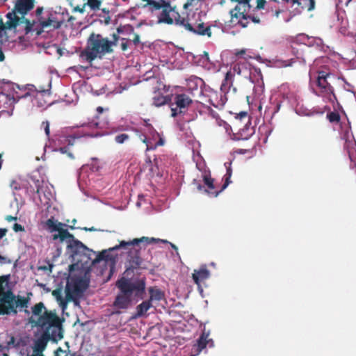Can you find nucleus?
I'll return each instance as SVG.
<instances>
[{
  "instance_id": "nucleus-1",
  "label": "nucleus",
  "mask_w": 356,
  "mask_h": 356,
  "mask_svg": "<svg viewBox=\"0 0 356 356\" xmlns=\"http://www.w3.org/2000/svg\"><path fill=\"white\" fill-rule=\"evenodd\" d=\"M65 234L63 239L67 243L66 254L72 261L70 274L72 276L70 278L90 284L92 270L97 275H102L108 268L106 282L109 281L116 270L118 255L108 254L106 249L96 252L76 238L69 231L65 232Z\"/></svg>"
},
{
  "instance_id": "nucleus-2",
  "label": "nucleus",
  "mask_w": 356,
  "mask_h": 356,
  "mask_svg": "<svg viewBox=\"0 0 356 356\" xmlns=\"http://www.w3.org/2000/svg\"><path fill=\"white\" fill-rule=\"evenodd\" d=\"M115 286L118 289L115 304L123 307H131L143 300L147 295L145 277H129V275H122L117 280Z\"/></svg>"
},
{
  "instance_id": "nucleus-3",
  "label": "nucleus",
  "mask_w": 356,
  "mask_h": 356,
  "mask_svg": "<svg viewBox=\"0 0 356 356\" xmlns=\"http://www.w3.org/2000/svg\"><path fill=\"white\" fill-rule=\"evenodd\" d=\"M154 240V237L149 238L147 236L135 238L129 241L122 240L118 244L106 250L108 254H114L113 252L120 250L126 252L125 270L122 275H130L131 273H134V270L138 268L143 264V259L140 257L141 248L139 247L140 244ZM116 254L118 256V254Z\"/></svg>"
},
{
  "instance_id": "nucleus-4",
  "label": "nucleus",
  "mask_w": 356,
  "mask_h": 356,
  "mask_svg": "<svg viewBox=\"0 0 356 356\" xmlns=\"http://www.w3.org/2000/svg\"><path fill=\"white\" fill-rule=\"evenodd\" d=\"M112 38L113 40H110L99 33H91L87 40L85 49L80 54V57L92 63L97 58L102 59L105 54L112 53L113 51L112 47L115 46L118 41L121 40L118 33H113Z\"/></svg>"
},
{
  "instance_id": "nucleus-5",
  "label": "nucleus",
  "mask_w": 356,
  "mask_h": 356,
  "mask_svg": "<svg viewBox=\"0 0 356 356\" xmlns=\"http://www.w3.org/2000/svg\"><path fill=\"white\" fill-rule=\"evenodd\" d=\"M32 327H37L33 340V353L40 354L45 350L49 341L57 343L63 338L64 330L58 326H51L47 321L42 324L35 323V325Z\"/></svg>"
},
{
  "instance_id": "nucleus-6",
  "label": "nucleus",
  "mask_w": 356,
  "mask_h": 356,
  "mask_svg": "<svg viewBox=\"0 0 356 356\" xmlns=\"http://www.w3.org/2000/svg\"><path fill=\"white\" fill-rule=\"evenodd\" d=\"M6 22L0 17V43L9 40L18 32L22 24V0H16L13 8L6 15Z\"/></svg>"
},
{
  "instance_id": "nucleus-7",
  "label": "nucleus",
  "mask_w": 356,
  "mask_h": 356,
  "mask_svg": "<svg viewBox=\"0 0 356 356\" xmlns=\"http://www.w3.org/2000/svg\"><path fill=\"white\" fill-rule=\"evenodd\" d=\"M42 181L37 177L36 175H28L27 179L24 180V189L34 201L38 198L41 204L42 212H45L44 216L47 217L49 209L51 207L53 194L50 191L43 190L42 186Z\"/></svg>"
},
{
  "instance_id": "nucleus-8",
  "label": "nucleus",
  "mask_w": 356,
  "mask_h": 356,
  "mask_svg": "<svg viewBox=\"0 0 356 356\" xmlns=\"http://www.w3.org/2000/svg\"><path fill=\"white\" fill-rule=\"evenodd\" d=\"M9 275L0 277V315L17 313V307H22V296L17 298L9 286Z\"/></svg>"
},
{
  "instance_id": "nucleus-9",
  "label": "nucleus",
  "mask_w": 356,
  "mask_h": 356,
  "mask_svg": "<svg viewBox=\"0 0 356 356\" xmlns=\"http://www.w3.org/2000/svg\"><path fill=\"white\" fill-rule=\"evenodd\" d=\"M89 286L90 284L85 281L70 278V281L67 282V284L65 285V298L57 301L63 312L67 309L68 302L72 301L75 305H79L80 298L83 296Z\"/></svg>"
},
{
  "instance_id": "nucleus-10",
  "label": "nucleus",
  "mask_w": 356,
  "mask_h": 356,
  "mask_svg": "<svg viewBox=\"0 0 356 356\" xmlns=\"http://www.w3.org/2000/svg\"><path fill=\"white\" fill-rule=\"evenodd\" d=\"M334 79H336V76L334 74L322 70L318 71L316 84L320 90L317 91L314 88H312V92L316 96L323 95L330 102L337 101L334 88L331 86L332 81Z\"/></svg>"
},
{
  "instance_id": "nucleus-11",
  "label": "nucleus",
  "mask_w": 356,
  "mask_h": 356,
  "mask_svg": "<svg viewBox=\"0 0 356 356\" xmlns=\"http://www.w3.org/2000/svg\"><path fill=\"white\" fill-rule=\"evenodd\" d=\"M15 88L21 90L19 85L7 83L0 86V113L11 108L19 101L20 95Z\"/></svg>"
},
{
  "instance_id": "nucleus-12",
  "label": "nucleus",
  "mask_w": 356,
  "mask_h": 356,
  "mask_svg": "<svg viewBox=\"0 0 356 356\" xmlns=\"http://www.w3.org/2000/svg\"><path fill=\"white\" fill-rule=\"evenodd\" d=\"M341 138L344 140L343 147L347 151L350 161L349 168L351 170H355L356 173V141L349 122L346 127H341Z\"/></svg>"
},
{
  "instance_id": "nucleus-13",
  "label": "nucleus",
  "mask_w": 356,
  "mask_h": 356,
  "mask_svg": "<svg viewBox=\"0 0 356 356\" xmlns=\"http://www.w3.org/2000/svg\"><path fill=\"white\" fill-rule=\"evenodd\" d=\"M67 226L65 223L58 222L54 216H51L44 223L43 227L50 233L57 232L51 236L53 241L59 240L60 243H63L64 239H63V237L65 236V232L68 231L67 229H64V227Z\"/></svg>"
},
{
  "instance_id": "nucleus-14",
  "label": "nucleus",
  "mask_w": 356,
  "mask_h": 356,
  "mask_svg": "<svg viewBox=\"0 0 356 356\" xmlns=\"http://www.w3.org/2000/svg\"><path fill=\"white\" fill-rule=\"evenodd\" d=\"M22 343V337H10V340L5 346L0 344V352L3 353V356H19L22 355V348L21 343Z\"/></svg>"
},
{
  "instance_id": "nucleus-15",
  "label": "nucleus",
  "mask_w": 356,
  "mask_h": 356,
  "mask_svg": "<svg viewBox=\"0 0 356 356\" xmlns=\"http://www.w3.org/2000/svg\"><path fill=\"white\" fill-rule=\"evenodd\" d=\"M49 89H44L42 87L37 88L33 84L24 85V101L31 102V99H35L37 96H44L51 95V80L49 83Z\"/></svg>"
},
{
  "instance_id": "nucleus-16",
  "label": "nucleus",
  "mask_w": 356,
  "mask_h": 356,
  "mask_svg": "<svg viewBox=\"0 0 356 356\" xmlns=\"http://www.w3.org/2000/svg\"><path fill=\"white\" fill-rule=\"evenodd\" d=\"M24 24H25V27L24 28V31L25 34H28L31 32H35V35L38 36L40 35L42 33L44 29H46L51 26H53L52 20L51 19H49L48 17L44 20L42 18V19L40 20L38 24H37L36 25H33L32 26L30 23V19L24 17Z\"/></svg>"
},
{
  "instance_id": "nucleus-17",
  "label": "nucleus",
  "mask_w": 356,
  "mask_h": 356,
  "mask_svg": "<svg viewBox=\"0 0 356 356\" xmlns=\"http://www.w3.org/2000/svg\"><path fill=\"white\" fill-rule=\"evenodd\" d=\"M44 311V313L42 316H40L38 319H37V323L42 324V322L47 321L51 326H58L60 327L61 329H63V318H60L54 312H47V309Z\"/></svg>"
},
{
  "instance_id": "nucleus-18",
  "label": "nucleus",
  "mask_w": 356,
  "mask_h": 356,
  "mask_svg": "<svg viewBox=\"0 0 356 356\" xmlns=\"http://www.w3.org/2000/svg\"><path fill=\"white\" fill-rule=\"evenodd\" d=\"M234 74L231 71H228L226 72L225 75V79L222 80V83L220 85V90L222 92H224V96L221 97L220 101L222 102V106H223L227 99L226 97V94L229 92L231 86L233 83Z\"/></svg>"
},
{
  "instance_id": "nucleus-19",
  "label": "nucleus",
  "mask_w": 356,
  "mask_h": 356,
  "mask_svg": "<svg viewBox=\"0 0 356 356\" xmlns=\"http://www.w3.org/2000/svg\"><path fill=\"white\" fill-rule=\"evenodd\" d=\"M81 136L77 134L69 135L66 137V142L67 145L64 147L59 148H54L52 149L53 152H59L63 154H66L68 158L71 160L74 159V156L72 152L70 151V147L74 145V140L76 138H80Z\"/></svg>"
},
{
  "instance_id": "nucleus-20",
  "label": "nucleus",
  "mask_w": 356,
  "mask_h": 356,
  "mask_svg": "<svg viewBox=\"0 0 356 356\" xmlns=\"http://www.w3.org/2000/svg\"><path fill=\"white\" fill-rule=\"evenodd\" d=\"M152 307V304L147 299L143 300L142 302L136 307V312L129 318V321H133L140 318L146 316L147 311Z\"/></svg>"
},
{
  "instance_id": "nucleus-21",
  "label": "nucleus",
  "mask_w": 356,
  "mask_h": 356,
  "mask_svg": "<svg viewBox=\"0 0 356 356\" xmlns=\"http://www.w3.org/2000/svg\"><path fill=\"white\" fill-rule=\"evenodd\" d=\"M29 310L31 312V314L27 316L28 322L33 326L35 325L37 319H38L40 316H42V311L46 310V307H44V305L42 302H40L35 304L34 306L31 307Z\"/></svg>"
},
{
  "instance_id": "nucleus-22",
  "label": "nucleus",
  "mask_w": 356,
  "mask_h": 356,
  "mask_svg": "<svg viewBox=\"0 0 356 356\" xmlns=\"http://www.w3.org/2000/svg\"><path fill=\"white\" fill-rule=\"evenodd\" d=\"M249 79L252 83L257 84L261 92H263L264 90L263 76L261 70L259 67L253 66L250 69Z\"/></svg>"
},
{
  "instance_id": "nucleus-23",
  "label": "nucleus",
  "mask_w": 356,
  "mask_h": 356,
  "mask_svg": "<svg viewBox=\"0 0 356 356\" xmlns=\"http://www.w3.org/2000/svg\"><path fill=\"white\" fill-rule=\"evenodd\" d=\"M210 276V271L207 269L206 264H202L198 270H194L192 279L195 284H198V282L209 279Z\"/></svg>"
},
{
  "instance_id": "nucleus-24",
  "label": "nucleus",
  "mask_w": 356,
  "mask_h": 356,
  "mask_svg": "<svg viewBox=\"0 0 356 356\" xmlns=\"http://www.w3.org/2000/svg\"><path fill=\"white\" fill-rule=\"evenodd\" d=\"M251 126H252V122H251L250 119H249L248 121L243 126V127L241 128L239 130V131L238 132V134H237L238 136L235 134H233V137H232V139L233 140H249L251 138V136L254 134V127H252V129H253V131L252 133L248 134H245L250 129Z\"/></svg>"
},
{
  "instance_id": "nucleus-25",
  "label": "nucleus",
  "mask_w": 356,
  "mask_h": 356,
  "mask_svg": "<svg viewBox=\"0 0 356 356\" xmlns=\"http://www.w3.org/2000/svg\"><path fill=\"white\" fill-rule=\"evenodd\" d=\"M187 27L189 29V31L198 35H207L208 37L211 36V26H205L204 23L200 22L197 24L196 27H194L193 24H187Z\"/></svg>"
},
{
  "instance_id": "nucleus-26",
  "label": "nucleus",
  "mask_w": 356,
  "mask_h": 356,
  "mask_svg": "<svg viewBox=\"0 0 356 356\" xmlns=\"http://www.w3.org/2000/svg\"><path fill=\"white\" fill-rule=\"evenodd\" d=\"M88 168L92 172H97L99 170V167L96 165H92L91 166H90L88 165H83L82 166V168H81V170H80V172H79V177H78V184H79V189L87 197H90V195H89L88 193L86 191H85L84 188L82 187L81 181H82V179H84L85 174L87 173Z\"/></svg>"
},
{
  "instance_id": "nucleus-27",
  "label": "nucleus",
  "mask_w": 356,
  "mask_h": 356,
  "mask_svg": "<svg viewBox=\"0 0 356 356\" xmlns=\"http://www.w3.org/2000/svg\"><path fill=\"white\" fill-rule=\"evenodd\" d=\"M175 104L179 109V113H183L182 109L185 108L191 104L193 100L186 94H177L174 98Z\"/></svg>"
},
{
  "instance_id": "nucleus-28",
  "label": "nucleus",
  "mask_w": 356,
  "mask_h": 356,
  "mask_svg": "<svg viewBox=\"0 0 356 356\" xmlns=\"http://www.w3.org/2000/svg\"><path fill=\"white\" fill-rule=\"evenodd\" d=\"M149 298L147 300L152 304L154 300L160 301L165 298L164 292L156 286L148 288Z\"/></svg>"
},
{
  "instance_id": "nucleus-29",
  "label": "nucleus",
  "mask_w": 356,
  "mask_h": 356,
  "mask_svg": "<svg viewBox=\"0 0 356 356\" xmlns=\"http://www.w3.org/2000/svg\"><path fill=\"white\" fill-rule=\"evenodd\" d=\"M44 96L38 95L35 99H31V110L33 111L35 109H40V111L47 109L48 107L51 106L54 104L51 102L48 105H46L47 102L43 98Z\"/></svg>"
},
{
  "instance_id": "nucleus-30",
  "label": "nucleus",
  "mask_w": 356,
  "mask_h": 356,
  "mask_svg": "<svg viewBox=\"0 0 356 356\" xmlns=\"http://www.w3.org/2000/svg\"><path fill=\"white\" fill-rule=\"evenodd\" d=\"M173 10L172 8L163 9L158 19V24H172L174 20L171 18L170 13Z\"/></svg>"
},
{
  "instance_id": "nucleus-31",
  "label": "nucleus",
  "mask_w": 356,
  "mask_h": 356,
  "mask_svg": "<svg viewBox=\"0 0 356 356\" xmlns=\"http://www.w3.org/2000/svg\"><path fill=\"white\" fill-rule=\"evenodd\" d=\"M97 111V115L95 116V118L94 119H92V120H89L88 122H84L81 124H80L79 126H77V127H89V128H99V122L96 121L95 119H97L98 118V115L99 114H102L104 111V108L102 106H98L96 109Z\"/></svg>"
},
{
  "instance_id": "nucleus-32",
  "label": "nucleus",
  "mask_w": 356,
  "mask_h": 356,
  "mask_svg": "<svg viewBox=\"0 0 356 356\" xmlns=\"http://www.w3.org/2000/svg\"><path fill=\"white\" fill-rule=\"evenodd\" d=\"M135 132L136 135L144 143L146 144V151L154 150L156 148V145L149 141V140L146 137L145 134L142 133L137 129H133Z\"/></svg>"
},
{
  "instance_id": "nucleus-33",
  "label": "nucleus",
  "mask_w": 356,
  "mask_h": 356,
  "mask_svg": "<svg viewBox=\"0 0 356 356\" xmlns=\"http://www.w3.org/2000/svg\"><path fill=\"white\" fill-rule=\"evenodd\" d=\"M291 53L298 60H300V63L302 65L306 64V60L303 57L304 49L302 46H297L292 43L291 44Z\"/></svg>"
},
{
  "instance_id": "nucleus-34",
  "label": "nucleus",
  "mask_w": 356,
  "mask_h": 356,
  "mask_svg": "<svg viewBox=\"0 0 356 356\" xmlns=\"http://www.w3.org/2000/svg\"><path fill=\"white\" fill-rule=\"evenodd\" d=\"M172 100L171 96L168 95H156L153 97V105L156 107H160L165 104H169Z\"/></svg>"
},
{
  "instance_id": "nucleus-35",
  "label": "nucleus",
  "mask_w": 356,
  "mask_h": 356,
  "mask_svg": "<svg viewBox=\"0 0 356 356\" xmlns=\"http://www.w3.org/2000/svg\"><path fill=\"white\" fill-rule=\"evenodd\" d=\"M130 307H123L121 305L115 304V298L111 304V309L108 311V316L112 317L113 316L120 315L122 313L123 310H127Z\"/></svg>"
},
{
  "instance_id": "nucleus-36",
  "label": "nucleus",
  "mask_w": 356,
  "mask_h": 356,
  "mask_svg": "<svg viewBox=\"0 0 356 356\" xmlns=\"http://www.w3.org/2000/svg\"><path fill=\"white\" fill-rule=\"evenodd\" d=\"M70 265L68 266L67 272H58L56 276H55L54 282L56 284H58L60 281L63 282H65L66 284H67V282L70 281V277L72 275L70 274Z\"/></svg>"
},
{
  "instance_id": "nucleus-37",
  "label": "nucleus",
  "mask_w": 356,
  "mask_h": 356,
  "mask_svg": "<svg viewBox=\"0 0 356 356\" xmlns=\"http://www.w3.org/2000/svg\"><path fill=\"white\" fill-rule=\"evenodd\" d=\"M232 183L231 179H225L224 178V183L221 186V188L220 191H209L207 189H204V193L210 197H217L220 193H222L223 191H225L227 186Z\"/></svg>"
},
{
  "instance_id": "nucleus-38",
  "label": "nucleus",
  "mask_w": 356,
  "mask_h": 356,
  "mask_svg": "<svg viewBox=\"0 0 356 356\" xmlns=\"http://www.w3.org/2000/svg\"><path fill=\"white\" fill-rule=\"evenodd\" d=\"M310 39L311 38L305 33H300L292 40V43L297 44V46H301L302 44L306 46L307 41Z\"/></svg>"
},
{
  "instance_id": "nucleus-39",
  "label": "nucleus",
  "mask_w": 356,
  "mask_h": 356,
  "mask_svg": "<svg viewBox=\"0 0 356 356\" xmlns=\"http://www.w3.org/2000/svg\"><path fill=\"white\" fill-rule=\"evenodd\" d=\"M56 15H57L56 12L50 11L48 13V15H47L49 19H51L52 20L53 29H60L64 22V19H58L56 17Z\"/></svg>"
},
{
  "instance_id": "nucleus-40",
  "label": "nucleus",
  "mask_w": 356,
  "mask_h": 356,
  "mask_svg": "<svg viewBox=\"0 0 356 356\" xmlns=\"http://www.w3.org/2000/svg\"><path fill=\"white\" fill-rule=\"evenodd\" d=\"M202 179H203L204 186L207 187V190L210 191V190H213L215 188L214 179H213L211 177V173L209 171L208 172H205L202 175Z\"/></svg>"
},
{
  "instance_id": "nucleus-41",
  "label": "nucleus",
  "mask_w": 356,
  "mask_h": 356,
  "mask_svg": "<svg viewBox=\"0 0 356 356\" xmlns=\"http://www.w3.org/2000/svg\"><path fill=\"white\" fill-rule=\"evenodd\" d=\"M118 34L131 35L134 33V28L131 24L120 25L117 29Z\"/></svg>"
},
{
  "instance_id": "nucleus-42",
  "label": "nucleus",
  "mask_w": 356,
  "mask_h": 356,
  "mask_svg": "<svg viewBox=\"0 0 356 356\" xmlns=\"http://www.w3.org/2000/svg\"><path fill=\"white\" fill-rule=\"evenodd\" d=\"M56 285V288L52 291V296L56 298V301L60 300L64 298L62 295L63 289V282L60 281Z\"/></svg>"
},
{
  "instance_id": "nucleus-43",
  "label": "nucleus",
  "mask_w": 356,
  "mask_h": 356,
  "mask_svg": "<svg viewBox=\"0 0 356 356\" xmlns=\"http://www.w3.org/2000/svg\"><path fill=\"white\" fill-rule=\"evenodd\" d=\"M43 10H44V8L42 6L37 7V8L34 13V15L35 17V19H33V20H30L31 26L33 25H36L37 24H38L40 20L42 19V15Z\"/></svg>"
},
{
  "instance_id": "nucleus-44",
  "label": "nucleus",
  "mask_w": 356,
  "mask_h": 356,
  "mask_svg": "<svg viewBox=\"0 0 356 356\" xmlns=\"http://www.w3.org/2000/svg\"><path fill=\"white\" fill-rule=\"evenodd\" d=\"M35 0H24V17L34 8Z\"/></svg>"
},
{
  "instance_id": "nucleus-45",
  "label": "nucleus",
  "mask_w": 356,
  "mask_h": 356,
  "mask_svg": "<svg viewBox=\"0 0 356 356\" xmlns=\"http://www.w3.org/2000/svg\"><path fill=\"white\" fill-rule=\"evenodd\" d=\"M241 8L238 5H236L234 9L231 10L229 11V14L231 15L232 19H233V18L242 19V15L245 14V10H244V12H241Z\"/></svg>"
},
{
  "instance_id": "nucleus-46",
  "label": "nucleus",
  "mask_w": 356,
  "mask_h": 356,
  "mask_svg": "<svg viewBox=\"0 0 356 356\" xmlns=\"http://www.w3.org/2000/svg\"><path fill=\"white\" fill-rule=\"evenodd\" d=\"M102 0H88L85 6H89L92 10H97L100 8Z\"/></svg>"
},
{
  "instance_id": "nucleus-47",
  "label": "nucleus",
  "mask_w": 356,
  "mask_h": 356,
  "mask_svg": "<svg viewBox=\"0 0 356 356\" xmlns=\"http://www.w3.org/2000/svg\"><path fill=\"white\" fill-rule=\"evenodd\" d=\"M175 24L176 25L184 26L187 31H189V29L187 27V24H192L188 22L184 17L181 18L180 15L177 14V17L175 19Z\"/></svg>"
},
{
  "instance_id": "nucleus-48",
  "label": "nucleus",
  "mask_w": 356,
  "mask_h": 356,
  "mask_svg": "<svg viewBox=\"0 0 356 356\" xmlns=\"http://www.w3.org/2000/svg\"><path fill=\"white\" fill-rule=\"evenodd\" d=\"M197 65H207L210 62L209 54L207 51H204L203 54L200 56L198 60L194 61Z\"/></svg>"
},
{
  "instance_id": "nucleus-49",
  "label": "nucleus",
  "mask_w": 356,
  "mask_h": 356,
  "mask_svg": "<svg viewBox=\"0 0 356 356\" xmlns=\"http://www.w3.org/2000/svg\"><path fill=\"white\" fill-rule=\"evenodd\" d=\"M216 124L219 127H223L226 133L228 135L231 134V132L232 131V127L226 121L222 120L221 118H218V121L216 122Z\"/></svg>"
},
{
  "instance_id": "nucleus-50",
  "label": "nucleus",
  "mask_w": 356,
  "mask_h": 356,
  "mask_svg": "<svg viewBox=\"0 0 356 356\" xmlns=\"http://www.w3.org/2000/svg\"><path fill=\"white\" fill-rule=\"evenodd\" d=\"M58 242H55V243H54V247H55L56 250H55V252L53 253V256H52L53 261H56V259L58 258L62 253V246L60 245V244L62 243H60L59 240H58Z\"/></svg>"
},
{
  "instance_id": "nucleus-51",
  "label": "nucleus",
  "mask_w": 356,
  "mask_h": 356,
  "mask_svg": "<svg viewBox=\"0 0 356 356\" xmlns=\"http://www.w3.org/2000/svg\"><path fill=\"white\" fill-rule=\"evenodd\" d=\"M47 49H54L60 56L65 55V54H69V51L66 49L60 48L57 44H54L51 46H48Z\"/></svg>"
},
{
  "instance_id": "nucleus-52",
  "label": "nucleus",
  "mask_w": 356,
  "mask_h": 356,
  "mask_svg": "<svg viewBox=\"0 0 356 356\" xmlns=\"http://www.w3.org/2000/svg\"><path fill=\"white\" fill-rule=\"evenodd\" d=\"M129 139V136L127 134L122 133L115 136V142L118 144H123L126 140Z\"/></svg>"
},
{
  "instance_id": "nucleus-53",
  "label": "nucleus",
  "mask_w": 356,
  "mask_h": 356,
  "mask_svg": "<svg viewBox=\"0 0 356 356\" xmlns=\"http://www.w3.org/2000/svg\"><path fill=\"white\" fill-rule=\"evenodd\" d=\"M327 118L330 122H339L340 121V115L337 112H330L327 113Z\"/></svg>"
},
{
  "instance_id": "nucleus-54",
  "label": "nucleus",
  "mask_w": 356,
  "mask_h": 356,
  "mask_svg": "<svg viewBox=\"0 0 356 356\" xmlns=\"http://www.w3.org/2000/svg\"><path fill=\"white\" fill-rule=\"evenodd\" d=\"M295 112L297 115L300 116H311L312 113L308 112V109L303 106L297 107L295 108Z\"/></svg>"
},
{
  "instance_id": "nucleus-55",
  "label": "nucleus",
  "mask_w": 356,
  "mask_h": 356,
  "mask_svg": "<svg viewBox=\"0 0 356 356\" xmlns=\"http://www.w3.org/2000/svg\"><path fill=\"white\" fill-rule=\"evenodd\" d=\"M161 3L156 1V0H153L151 3H149V11L153 13L154 10H160V9H162L163 10V7H164L163 5H160Z\"/></svg>"
},
{
  "instance_id": "nucleus-56",
  "label": "nucleus",
  "mask_w": 356,
  "mask_h": 356,
  "mask_svg": "<svg viewBox=\"0 0 356 356\" xmlns=\"http://www.w3.org/2000/svg\"><path fill=\"white\" fill-rule=\"evenodd\" d=\"M272 131H273V129L272 128H267V127L264 124H261L259 127V132L261 134H264L265 136H267V137L270 136V135L271 134Z\"/></svg>"
},
{
  "instance_id": "nucleus-57",
  "label": "nucleus",
  "mask_w": 356,
  "mask_h": 356,
  "mask_svg": "<svg viewBox=\"0 0 356 356\" xmlns=\"http://www.w3.org/2000/svg\"><path fill=\"white\" fill-rule=\"evenodd\" d=\"M242 19H243V20L250 19L254 24H259L261 22L260 19L258 17L248 15L247 13H245V15H242Z\"/></svg>"
},
{
  "instance_id": "nucleus-58",
  "label": "nucleus",
  "mask_w": 356,
  "mask_h": 356,
  "mask_svg": "<svg viewBox=\"0 0 356 356\" xmlns=\"http://www.w3.org/2000/svg\"><path fill=\"white\" fill-rule=\"evenodd\" d=\"M50 124L48 120L43 121L42 122L41 127L44 129L45 135L49 138L50 136V128H49Z\"/></svg>"
},
{
  "instance_id": "nucleus-59",
  "label": "nucleus",
  "mask_w": 356,
  "mask_h": 356,
  "mask_svg": "<svg viewBox=\"0 0 356 356\" xmlns=\"http://www.w3.org/2000/svg\"><path fill=\"white\" fill-rule=\"evenodd\" d=\"M30 299L29 297L24 296V314L29 316L31 314V312L29 309Z\"/></svg>"
},
{
  "instance_id": "nucleus-60",
  "label": "nucleus",
  "mask_w": 356,
  "mask_h": 356,
  "mask_svg": "<svg viewBox=\"0 0 356 356\" xmlns=\"http://www.w3.org/2000/svg\"><path fill=\"white\" fill-rule=\"evenodd\" d=\"M145 131L153 137L159 134L156 130L151 124H148V127L145 129Z\"/></svg>"
},
{
  "instance_id": "nucleus-61",
  "label": "nucleus",
  "mask_w": 356,
  "mask_h": 356,
  "mask_svg": "<svg viewBox=\"0 0 356 356\" xmlns=\"http://www.w3.org/2000/svg\"><path fill=\"white\" fill-rule=\"evenodd\" d=\"M54 267V264L52 262H51L49 260L47 261V265L46 266H41L39 267V269L42 270H49L51 271L52 268Z\"/></svg>"
},
{
  "instance_id": "nucleus-62",
  "label": "nucleus",
  "mask_w": 356,
  "mask_h": 356,
  "mask_svg": "<svg viewBox=\"0 0 356 356\" xmlns=\"http://www.w3.org/2000/svg\"><path fill=\"white\" fill-rule=\"evenodd\" d=\"M211 331L210 330H206L205 327L202 330L200 337L198 338L202 339L204 340H206L209 339V336L210 335Z\"/></svg>"
},
{
  "instance_id": "nucleus-63",
  "label": "nucleus",
  "mask_w": 356,
  "mask_h": 356,
  "mask_svg": "<svg viewBox=\"0 0 356 356\" xmlns=\"http://www.w3.org/2000/svg\"><path fill=\"white\" fill-rule=\"evenodd\" d=\"M121 40L122 41V42L121 43L122 50L124 51H127L128 49V42H130L131 40L129 39H127L124 38H122Z\"/></svg>"
},
{
  "instance_id": "nucleus-64",
  "label": "nucleus",
  "mask_w": 356,
  "mask_h": 356,
  "mask_svg": "<svg viewBox=\"0 0 356 356\" xmlns=\"http://www.w3.org/2000/svg\"><path fill=\"white\" fill-rule=\"evenodd\" d=\"M232 2H237L238 4L247 6L248 8H250V1L251 0H231Z\"/></svg>"
}]
</instances>
